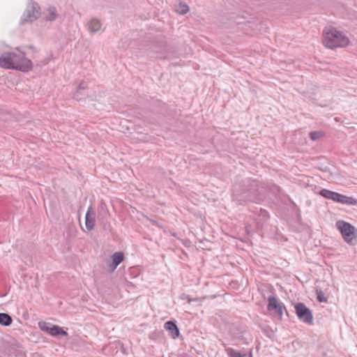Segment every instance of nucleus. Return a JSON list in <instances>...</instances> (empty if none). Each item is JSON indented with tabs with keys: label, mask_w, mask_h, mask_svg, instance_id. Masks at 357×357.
I'll return each mask as SVG.
<instances>
[{
	"label": "nucleus",
	"mask_w": 357,
	"mask_h": 357,
	"mask_svg": "<svg viewBox=\"0 0 357 357\" xmlns=\"http://www.w3.org/2000/svg\"><path fill=\"white\" fill-rule=\"evenodd\" d=\"M186 298L188 299V302L190 303L192 301H197V298H190L188 296H186Z\"/></svg>",
	"instance_id": "obj_25"
},
{
	"label": "nucleus",
	"mask_w": 357,
	"mask_h": 357,
	"mask_svg": "<svg viewBox=\"0 0 357 357\" xmlns=\"http://www.w3.org/2000/svg\"><path fill=\"white\" fill-rule=\"evenodd\" d=\"M16 57L15 52H5L0 56V66L6 69L14 70V61Z\"/></svg>",
	"instance_id": "obj_11"
},
{
	"label": "nucleus",
	"mask_w": 357,
	"mask_h": 357,
	"mask_svg": "<svg viewBox=\"0 0 357 357\" xmlns=\"http://www.w3.org/2000/svg\"><path fill=\"white\" fill-rule=\"evenodd\" d=\"M86 83L82 82L77 87L76 91L73 94V98L77 101H80L82 99V96H84L86 95L84 91L86 89Z\"/></svg>",
	"instance_id": "obj_15"
},
{
	"label": "nucleus",
	"mask_w": 357,
	"mask_h": 357,
	"mask_svg": "<svg viewBox=\"0 0 357 357\" xmlns=\"http://www.w3.org/2000/svg\"><path fill=\"white\" fill-rule=\"evenodd\" d=\"M16 57L14 61V70H20L22 72H28L32 69V61L25 57L24 53L16 54Z\"/></svg>",
	"instance_id": "obj_8"
},
{
	"label": "nucleus",
	"mask_w": 357,
	"mask_h": 357,
	"mask_svg": "<svg viewBox=\"0 0 357 357\" xmlns=\"http://www.w3.org/2000/svg\"><path fill=\"white\" fill-rule=\"evenodd\" d=\"M336 228L340 231L344 241L349 245H355L357 238V229L351 224L344 220H337Z\"/></svg>",
	"instance_id": "obj_3"
},
{
	"label": "nucleus",
	"mask_w": 357,
	"mask_h": 357,
	"mask_svg": "<svg viewBox=\"0 0 357 357\" xmlns=\"http://www.w3.org/2000/svg\"><path fill=\"white\" fill-rule=\"evenodd\" d=\"M189 10L188 6L185 3H180L178 6L176 8L177 13L181 15H184L187 13Z\"/></svg>",
	"instance_id": "obj_21"
},
{
	"label": "nucleus",
	"mask_w": 357,
	"mask_h": 357,
	"mask_svg": "<svg viewBox=\"0 0 357 357\" xmlns=\"http://www.w3.org/2000/svg\"><path fill=\"white\" fill-rule=\"evenodd\" d=\"M267 188L265 184L257 180L247 178L241 185H235L234 195L242 199L254 203H260L266 198Z\"/></svg>",
	"instance_id": "obj_1"
},
{
	"label": "nucleus",
	"mask_w": 357,
	"mask_h": 357,
	"mask_svg": "<svg viewBox=\"0 0 357 357\" xmlns=\"http://www.w3.org/2000/svg\"><path fill=\"white\" fill-rule=\"evenodd\" d=\"M96 222V213L91 205L86 211L85 215V226L89 231L93 229Z\"/></svg>",
	"instance_id": "obj_12"
},
{
	"label": "nucleus",
	"mask_w": 357,
	"mask_h": 357,
	"mask_svg": "<svg viewBox=\"0 0 357 357\" xmlns=\"http://www.w3.org/2000/svg\"><path fill=\"white\" fill-rule=\"evenodd\" d=\"M267 310L269 312H274L278 318L281 320L283 315V310H286L284 305L278 301L274 296L271 295L268 298ZM287 312V311H286Z\"/></svg>",
	"instance_id": "obj_7"
},
{
	"label": "nucleus",
	"mask_w": 357,
	"mask_h": 357,
	"mask_svg": "<svg viewBox=\"0 0 357 357\" xmlns=\"http://www.w3.org/2000/svg\"><path fill=\"white\" fill-rule=\"evenodd\" d=\"M98 222L102 227L104 229H107L109 227L108 218L109 213L107 206L104 202H101L98 207Z\"/></svg>",
	"instance_id": "obj_9"
},
{
	"label": "nucleus",
	"mask_w": 357,
	"mask_h": 357,
	"mask_svg": "<svg viewBox=\"0 0 357 357\" xmlns=\"http://www.w3.org/2000/svg\"><path fill=\"white\" fill-rule=\"evenodd\" d=\"M12 322L13 319L10 314L4 312L0 313V325L8 326L12 324Z\"/></svg>",
	"instance_id": "obj_19"
},
{
	"label": "nucleus",
	"mask_w": 357,
	"mask_h": 357,
	"mask_svg": "<svg viewBox=\"0 0 357 357\" xmlns=\"http://www.w3.org/2000/svg\"><path fill=\"white\" fill-rule=\"evenodd\" d=\"M294 307L296 314L301 321L309 325L313 324L312 311L303 303H297Z\"/></svg>",
	"instance_id": "obj_6"
},
{
	"label": "nucleus",
	"mask_w": 357,
	"mask_h": 357,
	"mask_svg": "<svg viewBox=\"0 0 357 357\" xmlns=\"http://www.w3.org/2000/svg\"><path fill=\"white\" fill-rule=\"evenodd\" d=\"M40 15V7L38 3L29 0L26 8L21 17L20 24L24 25L29 22H33L39 18Z\"/></svg>",
	"instance_id": "obj_4"
},
{
	"label": "nucleus",
	"mask_w": 357,
	"mask_h": 357,
	"mask_svg": "<svg viewBox=\"0 0 357 357\" xmlns=\"http://www.w3.org/2000/svg\"><path fill=\"white\" fill-rule=\"evenodd\" d=\"M88 29L91 33H96L101 28L102 24L100 20L93 18L87 23Z\"/></svg>",
	"instance_id": "obj_17"
},
{
	"label": "nucleus",
	"mask_w": 357,
	"mask_h": 357,
	"mask_svg": "<svg viewBox=\"0 0 357 357\" xmlns=\"http://www.w3.org/2000/svg\"><path fill=\"white\" fill-rule=\"evenodd\" d=\"M8 352L10 356H15V357H24V352L20 345H11L8 349Z\"/></svg>",
	"instance_id": "obj_16"
},
{
	"label": "nucleus",
	"mask_w": 357,
	"mask_h": 357,
	"mask_svg": "<svg viewBox=\"0 0 357 357\" xmlns=\"http://www.w3.org/2000/svg\"><path fill=\"white\" fill-rule=\"evenodd\" d=\"M319 194L325 199H331L337 203L347 205L357 204L356 199L351 197H347L346 195L327 189H321Z\"/></svg>",
	"instance_id": "obj_5"
},
{
	"label": "nucleus",
	"mask_w": 357,
	"mask_h": 357,
	"mask_svg": "<svg viewBox=\"0 0 357 357\" xmlns=\"http://www.w3.org/2000/svg\"><path fill=\"white\" fill-rule=\"evenodd\" d=\"M317 299L320 303H327L328 301L327 297L326 296L324 292L321 290L317 291Z\"/></svg>",
	"instance_id": "obj_22"
},
{
	"label": "nucleus",
	"mask_w": 357,
	"mask_h": 357,
	"mask_svg": "<svg viewBox=\"0 0 357 357\" xmlns=\"http://www.w3.org/2000/svg\"><path fill=\"white\" fill-rule=\"evenodd\" d=\"M165 328L169 332V335L174 339L180 335L179 329L174 321H168L165 324Z\"/></svg>",
	"instance_id": "obj_13"
},
{
	"label": "nucleus",
	"mask_w": 357,
	"mask_h": 357,
	"mask_svg": "<svg viewBox=\"0 0 357 357\" xmlns=\"http://www.w3.org/2000/svg\"><path fill=\"white\" fill-rule=\"evenodd\" d=\"M309 136L312 140L315 141L320 139L323 136V133L320 131H312Z\"/></svg>",
	"instance_id": "obj_23"
},
{
	"label": "nucleus",
	"mask_w": 357,
	"mask_h": 357,
	"mask_svg": "<svg viewBox=\"0 0 357 357\" xmlns=\"http://www.w3.org/2000/svg\"><path fill=\"white\" fill-rule=\"evenodd\" d=\"M48 15L45 17L46 21H54L57 17L56 9L55 7H50L47 9Z\"/></svg>",
	"instance_id": "obj_20"
},
{
	"label": "nucleus",
	"mask_w": 357,
	"mask_h": 357,
	"mask_svg": "<svg viewBox=\"0 0 357 357\" xmlns=\"http://www.w3.org/2000/svg\"><path fill=\"white\" fill-rule=\"evenodd\" d=\"M259 215H261L264 218H268V216H269L268 211L266 210L262 209V208L260 209Z\"/></svg>",
	"instance_id": "obj_24"
},
{
	"label": "nucleus",
	"mask_w": 357,
	"mask_h": 357,
	"mask_svg": "<svg viewBox=\"0 0 357 357\" xmlns=\"http://www.w3.org/2000/svg\"><path fill=\"white\" fill-rule=\"evenodd\" d=\"M225 351L229 357H252L251 354H242L239 351L230 347H225Z\"/></svg>",
	"instance_id": "obj_18"
},
{
	"label": "nucleus",
	"mask_w": 357,
	"mask_h": 357,
	"mask_svg": "<svg viewBox=\"0 0 357 357\" xmlns=\"http://www.w3.org/2000/svg\"><path fill=\"white\" fill-rule=\"evenodd\" d=\"M38 325L43 331L47 332L52 336L68 335V333L58 326H52L50 323L45 321L39 322Z\"/></svg>",
	"instance_id": "obj_10"
},
{
	"label": "nucleus",
	"mask_w": 357,
	"mask_h": 357,
	"mask_svg": "<svg viewBox=\"0 0 357 357\" xmlns=\"http://www.w3.org/2000/svg\"><path fill=\"white\" fill-rule=\"evenodd\" d=\"M124 255L122 252H115L112 255V262L109 264L111 271H114L116 267L123 261Z\"/></svg>",
	"instance_id": "obj_14"
},
{
	"label": "nucleus",
	"mask_w": 357,
	"mask_h": 357,
	"mask_svg": "<svg viewBox=\"0 0 357 357\" xmlns=\"http://www.w3.org/2000/svg\"><path fill=\"white\" fill-rule=\"evenodd\" d=\"M349 43V38L335 28H331L324 33L323 44L328 48L344 47Z\"/></svg>",
	"instance_id": "obj_2"
}]
</instances>
